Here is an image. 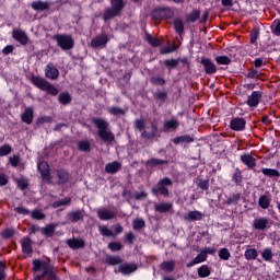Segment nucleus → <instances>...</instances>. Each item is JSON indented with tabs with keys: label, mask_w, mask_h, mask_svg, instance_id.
<instances>
[{
	"label": "nucleus",
	"mask_w": 280,
	"mask_h": 280,
	"mask_svg": "<svg viewBox=\"0 0 280 280\" xmlns=\"http://www.w3.org/2000/svg\"><path fill=\"white\" fill-rule=\"evenodd\" d=\"M92 124H94L97 129V137L104 141V143H113L115 141V133L110 131V124L104 118H93Z\"/></svg>",
	"instance_id": "obj_1"
},
{
	"label": "nucleus",
	"mask_w": 280,
	"mask_h": 280,
	"mask_svg": "<svg viewBox=\"0 0 280 280\" xmlns=\"http://www.w3.org/2000/svg\"><path fill=\"white\" fill-rule=\"evenodd\" d=\"M33 272H40L44 271V279L45 280H60V277H58V273H56V268L51 266L46 260L40 259H34L33 260Z\"/></svg>",
	"instance_id": "obj_2"
},
{
	"label": "nucleus",
	"mask_w": 280,
	"mask_h": 280,
	"mask_svg": "<svg viewBox=\"0 0 280 280\" xmlns=\"http://www.w3.org/2000/svg\"><path fill=\"white\" fill-rule=\"evenodd\" d=\"M31 82L36 89L39 91H45L48 95H52L56 97L58 95V88H55L54 84L49 83V81L45 80L40 75H32Z\"/></svg>",
	"instance_id": "obj_3"
},
{
	"label": "nucleus",
	"mask_w": 280,
	"mask_h": 280,
	"mask_svg": "<svg viewBox=\"0 0 280 280\" xmlns=\"http://www.w3.org/2000/svg\"><path fill=\"white\" fill-rule=\"evenodd\" d=\"M125 8L126 4L124 3V0H110V8L105 9L103 13V20L110 21V19L119 16Z\"/></svg>",
	"instance_id": "obj_4"
},
{
	"label": "nucleus",
	"mask_w": 280,
	"mask_h": 280,
	"mask_svg": "<svg viewBox=\"0 0 280 280\" xmlns=\"http://www.w3.org/2000/svg\"><path fill=\"white\" fill-rule=\"evenodd\" d=\"M174 185V182L170 177H164L160 179L151 189V194L153 196H163V198H170V189L167 187H172Z\"/></svg>",
	"instance_id": "obj_5"
},
{
	"label": "nucleus",
	"mask_w": 280,
	"mask_h": 280,
	"mask_svg": "<svg viewBox=\"0 0 280 280\" xmlns=\"http://www.w3.org/2000/svg\"><path fill=\"white\" fill-rule=\"evenodd\" d=\"M54 40H56L62 51H69L75 47V40L71 35L56 34L54 35Z\"/></svg>",
	"instance_id": "obj_6"
},
{
	"label": "nucleus",
	"mask_w": 280,
	"mask_h": 280,
	"mask_svg": "<svg viewBox=\"0 0 280 280\" xmlns=\"http://www.w3.org/2000/svg\"><path fill=\"white\" fill-rule=\"evenodd\" d=\"M151 19L152 21H159V22L174 19V11H172V9H170L168 7L159 8L151 12Z\"/></svg>",
	"instance_id": "obj_7"
},
{
	"label": "nucleus",
	"mask_w": 280,
	"mask_h": 280,
	"mask_svg": "<svg viewBox=\"0 0 280 280\" xmlns=\"http://www.w3.org/2000/svg\"><path fill=\"white\" fill-rule=\"evenodd\" d=\"M114 231L108 229L106 225L98 226V232L103 237H115L116 235H119V233H124V226L118 224L115 226Z\"/></svg>",
	"instance_id": "obj_8"
},
{
	"label": "nucleus",
	"mask_w": 280,
	"mask_h": 280,
	"mask_svg": "<svg viewBox=\"0 0 280 280\" xmlns=\"http://www.w3.org/2000/svg\"><path fill=\"white\" fill-rule=\"evenodd\" d=\"M200 63L205 69L206 75H214V73H218V67H215V63L210 58L201 57Z\"/></svg>",
	"instance_id": "obj_9"
},
{
	"label": "nucleus",
	"mask_w": 280,
	"mask_h": 280,
	"mask_svg": "<svg viewBox=\"0 0 280 280\" xmlns=\"http://www.w3.org/2000/svg\"><path fill=\"white\" fill-rule=\"evenodd\" d=\"M231 130L234 132H244L246 130V119L242 117H234L230 121Z\"/></svg>",
	"instance_id": "obj_10"
},
{
	"label": "nucleus",
	"mask_w": 280,
	"mask_h": 280,
	"mask_svg": "<svg viewBox=\"0 0 280 280\" xmlns=\"http://www.w3.org/2000/svg\"><path fill=\"white\" fill-rule=\"evenodd\" d=\"M261 97H264V93L261 91H254L248 96L246 104L249 108H257L259 106V102H261Z\"/></svg>",
	"instance_id": "obj_11"
},
{
	"label": "nucleus",
	"mask_w": 280,
	"mask_h": 280,
	"mask_svg": "<svg viewBox=\"0 0 280 280\" xmlns=\"http://www.w3.org/2000/svg\"><path fill=\"white\" fill-rule=\"evenodd\" d=\"M37 168L40 173L42 180H44L45 183H51V173H49V164L45 161L39 162Z\"/></svg>",
	"instance_id": "obj_12"
},
{
	"label": "nucleus",
	"mask_w": 280,
	"mask_h": 280,
	"mask_svg": "<svg viewBox=\"0 0 280 280\" xmlns=\"http://www.w3.org/2000/svg\"><path fill=\"white\" fill-rule=\"evenodd\" d=\"M270 224V219L268 217H259L254 219L253 229L254 231H266Z\"/></svg>",
	"instance_id": "obj_13"
},
{
	"label": "nucleus",
	"mask_w": 280,
	"mask_h": 280,
	"mask_svg": "<svg viewBox=\"0 0 280 280\" xmlns=\"http://www.w3.org/2000/svg\"><path fill=\"white\" fill-rule=\"evenodd\" d=\"M106 45H108V35H97L91 40V47H93V49H100V47L104 48Z\"/></svg>",
	"instance_id": "obj_14"
},
{
	"label": "nucleus",
	"mask_w": 280,
	"mask_h": 280,
	"mask_svg": "<svg viewBox=\"0 0 280 280\" xmlns=\"http://www.w3.org/2000/svg\"><path fill=\"white\" fill-rule=\"evenodd\" d=\"M12 36H13L14 40L20 43V45L25 46V45H27V43H30V37H27V34H25V32H23L21 30H13Z\"/></svg>",
	"instance_id": "obj_15"
},
{
	"label": "nucleus",
	"mask_w": 280,
	"mask_h": 280,
	"mask_svg": "<svg viewBox=\"0 0 280 280\" xmlns=\"http://www.w3.org/2000/svg\"><path fill=\"white\" fill-rule=\"evenodd\" d=\"M45 75L48 80H58L60 71H58V68L54 63H48L45 68Z\"/></svg>",
	"instance_id": "obj_16"
},
{
	"label": "nucleus",
	"mask_w": 280,
	"mask_h": 280,
	"mask_svg": "<svg viewBox=\"0 0 280 280\" xmlns=\"http://www.w3.org/2000/svg\"><path fill=\"white\" fill-rule=\"evenodd\" d=\"M96 213L97 218L103 221L115 220V218H117V213H115V211L108 210L106 208L98 209Z\"/></svg>",
	"instance_id": "obj_17"
},
{
	"label": "nucleus",
	"mask_w": 280,
	"mask_h": 280,
	"mask_svg": "<svg viewBox=\"0 0 280 280\" xmlns=\"http://www.w3.org/2000/svg\"><path fill=\"white\" fill-rule=\"evenodd\" d=\"M118 272H120V275H124L125 277H127L128 275H132V272H137V265L136 264H121L118 267Z\"/></svg>",
	"instance_id": "obj_18"
},
{
	"label": "nucleus",
	"mask_w": 280,
	"mask_h": 280,
	"mask_svg": "<svg viewBox=\"0 0 280 280\" xmlns=\"http://www.w3.org/2000/svg\"><path fill=\"white\" fill-rule=\"evenodd\" d=\"M20 244L22 246V253H24V255H32V253H34V249L32 248V238H30V236H24L20 241Z\"/></svg>",
	"instance_id": "obj_19"
},
{
	"label": "nucleus",
	"mask_w": 280,
	"mask_h": 280,
	"mask_svg": "<svg viewBox=\"0 0 280 280\" xmlns=\"http://www.w3.org/2000/svg\"><path fill=\"white\" fill-rule=\"evenodd\" d=\"M31 8L35 12H45V11L49 10L50 4H49V2L37 0V1H33L31 3Z\"/></svg>",
	"instance_id": "obj_20"
},
{
	"label": "nucleus",
	"mask_w": 280,
	"mask_h": 280,
	"mask_svg": "<svg viewBox=\"0 0 280 280\" xmlns=\"http://www.w3.org/2000/svg\"><path fill=\"white\" fill-rule=\"evenodd\" d=\"M56 176L58 178L57 185H67L69 183V179L71 178V175L69 172L65 170H58L56 172Z\"/></svg>",
	"instance_id": "obj_21"
},
{
	"label": "nucleus",
	"mask_w": 280,
	"mask_h": 280,
	"mask_svg": "<svg viewBox=\"0 0 280 280\" xmlns=\"http://www.w3.org/2000/svg\"><path fill=\"white\" fill-rule=\"evenodd\" d=\"M68 220L72 224L80 222V220H84V210H75L68 212Z\"/></svg>",
	"instance_id": "obj_22"
},
{
	"label": "nucleus",
	"mask_w": 280,
	"mask_h": 280,
	"mask_svg": "<svg viewBox=\"0 0 280 280\" xmlns=\"http://www.w3.org/2000/svg\"><path fill=\"white\" fill-rule=\"evenodd\" d=\"M241 161L244 165H247L249 170L257 166V159L249 153L241 155Z\"/></svg>",
	"instance_id": "obj_23"
},
{
	"label": "nucleus",
	"mask_w": 280,
	"mask_h": 280,
	"mask_svg": "<svg viewBox=\"0 0 280 280\" xmlns=\"http://www.w3.org/2000/svg\"><path fill=\"white\" fill-rule=\"evenodd\" d=\"M21 120L28 126L34 121V109L32 107H26L21 115Z\"/></svg>",
	"instance_id": "obj_24"
},
{
	"label": "nucleus",
	"mask_w": 280,
	"mask_h": 280,
	"mask_svg": "<svg viewBox=\"0 0 280 280\" xmlns=\"http://www.w3.org/2000/svg\"><path fill=\"white\" fill-rule=\"evenodd\" d=\"M66 244L69 246V248H72V250L84 248V240L82 238H69L67 240Z\"/></svg>",
	"instance_id": "obj_25"
},
{
	"label": "nucleus",
	"mask_w": 280,
	"mask_h": 280,
	"mask_svg": "<svg viewBox=\"0 0 280 280\" xmlns=\"http://www.w3.org/2000/svg\"><path fill=\"white\" fill-rule=\"evenodd\" d=\"M122 262H124V259H121V257L119 256L107 255L103 259V264H105L106 266H119V264H122Z\"/></svg>",
	"instance_id": "obj_26"
},
{
	"label": "nucleus",
	"mask_w": 280,
	"mask_h": 280,
	"mask_svg": "<svg viewBox=\"0 0 280 280\" xmlns=\"http://www.w3.org/2000/svg\"><path fill=\"white\" fill-rule=\"evenodd\" d=\"M194 141H196V139L194 138V136L189 135L178 136L172 140L175 145H178L180 143H194Z\"/></svg>",
	"instance_id": "obj_27"
},
{
	"label": "nucleus",
	"mask_w": 280,
	"mask_h": 280,
	"mask_svg": "<svg viewBox=\"0 0 280 280\" xmlns=\"http://www.w3.org/2000/svg\"><path fill=\"white\" fill-rule=\"evenodd\" d=\"M167 163L168 162L166 160H161V159L152 158V159H149L145 162V165H147V167H150L152 170V168L159 167L161 165H167Z\"/></svg>",
	"instance_id": "obj_28"
},
{
	"label": "nucleus",
	"mask_w": 280,
	"mask_h": 280,
	"mask_svg": "<svg viewBox=\"0 0 280 280\" xmlns=\"http://www.w3.org/2000/svg\"><path fill=\"white\" fill-rule=\"evenodd\" d=\"M121 170V163L115 161L105 165V172L107 174H117Z\"/></svg>",
	"instance_id": "obj_29"
},
{
	"label": "nucleus",
	"mask_w": 280,
	"mask_h": 280,
	"mask_svg": "<svg viewBox=\"0 0 280 280\" xmlns=\"http://www.w3.org/2000/svg\"><path fill=\"white\" fill-rule=\"evenodd\" d=\"M160 268L163 270V272H174V269L176 268V261L164 260L161 262Z\"/></svg>",
	"instance_id": "obj_30"
},
{
	"label": "nucleus",
	"mask_w": 280,
	"mask_h": 280,
	"mask_svg": "<svg viewBox=\"0 0 280 280\" xmlns=\"http://www.w3.org/2000/svg\"><path fill=\"white\" fill-rule=\"evenodd\" d=\"M207 261V254L201 250L200 254H198L190 262L187 264V268H191L192 266H196L197 264H202Z\"/></svg>",
	"instance_id": "obj_31"
},
{
	"label": "nucleus",
	"mask_w": 280,
	"mask_h": 280,
	"mask_svg": "<svg viewBox=\"0 0 280 280\" xmlns=\"http://www.w3.org/2000/svg\"><path fill=\"white\" fill-rule=\"evenodd\" d=\"M232 183H234L236 187H242V183H244V176L242 175V170L235 168L232 175Z\"/></svg>",
	"instance_id": "obj_32"
},
{
	"label": "nucleus",
	"mask_w": 280,
	"mask_h": 280,
	"mask_svg": "<svg viewBox=\"0 0 280 280\" xmlns=\"http://www.w3.org/2000/svg\"><path fill=\"white\" fill-rule=\"evenodd\" d=\"M173 27L176 34H178L179 36H183L185 32V24H183V20H180L179 18H176L173 21Z\"/></svg>",
	"instance_id": "obj_33"
},
{
	"label": "nucleus",
	"mask_w": 280,
	"mask_h": 280,
	"mask_svg": "<svg viewBox=\"0 0 280 280\" xmlns=\"http://www.w3.org/2000/svg\"><path fill=\"white\" fill-rule=\"evenodd\" d=\"M40 233L46 237H54V233H56V225H54V223H49L45 228L40 229Z\"/></svg>",
	"instance_id": "obj_34"
},
{
	"label": "nucleus",
	"mask_w": 280,
	"mask_h": 280,
	"mask_svg": "<svg viewBox=\"0 0 280 280\" xmlns=\"http://www.w3.org/2000/svg\"><path fill=\"white\" fill-rule=\"evenodd\" d=\"M205 218V214L198 210L189 211L187 217L185 218L186 220H190L191 222H198Z\"/></svg>",
	"instance_id": "obj_35"
},
{
	"label": "nucleus",
	"mask_w": 280,
	"mask_h": 280,
	"mask_svg": "<svg viewBox=\"0 0 280 280\" xmlns=\"http://www.w3.org/2000/svg\"><path fill=\"white\" fill-rule=\"evenodd\" d=\"M159 135V127L154 124L151 125V132L143 131L141 133L142 139H154Z\"/></svg>",
	"instance_id": "obj_36"
},
{
	"label": "nucleus",
	"mask_w": 280,
	"mask_h": 280,
	"mask_svg": "<svg viewBox=\"0 0 280 280\" xmlns=\"http://www.w3.org/2000/svg\"><path fill=\"white\" fill-rule=\"evenodd\" d=\"M172 203L170 202H162L155 205V211L156 213H168V211H172Z\"/></svg>",
	"instance_id": "obj_37"
},
{
	"label": "nucleus",
	"mask_w": 280,
	"mask_h": 280,
	"mask_svg": "<svg viewBox=\"0 0 280 280\" xmlns=\"http://www.w3.org/2000/svg\"><path fill=\"white\" fill-rule=\"evenodd\" d=\"M197 272L200 279H207V277L211 276V268H209V265H202L198 268Z\"/></svg>",
	"instance_id": "obj_38"
},
{
	"label": "nucleus",
	"mask_w": 280,
	"mask_h": 280,
	"mask_svg": "<svg viewBox=\"0 0 280 280\" xmlns=\"http://www.w3.org/2000/svg\"><path fill=\"white\" fill-rule=\"evenodd\" d=\"M244 257L247 259V261H253L259 257V252H257L255 248H248L245 250Z\"/></svg>",
	"instance_id": "obj_39"
},
{
	"label": "nucleus",
	"mask_w": 280,
	"mask_h": 280,
	"mask_svg": "<svg viewBox=\"0 0 280 280\" xmlns=\"http://www.w3.org/2000/svg\"><path fill=\"white\" fill-rule=\"evenodd\" d=\"M261 173L264 176H267L268 178H279L280 172L277 168H262Z\"/></svg>",
	"instance_id": "obj_40"
},
{
	"label": "nucleus",
	"mask_w": 280,
	"mask_h": 280,
	"mask_svg": "<svg viewBox=\"0 0 280 280\" xmlns=\"http://www.w3.org/2000/svg\"><path fill=\"white\" fill-rule=\"evenodd\" d=\"M194 183H196L197 187L201 189L202 191H209V179H203L200 177H197Z\"/></svg>",
	"instance_id": "obj_41"
},
{
	"label": "nucleus",
	"mask_w": 280,
	"mask_h": 280,
	"mask_svg": "<svg viewBox=\"0 0 280 280\" xmlns=\"http://www.w3.org/2000/svg\"><path fill=\"white\" fill-rule=\"evenodd\" d=\"M145 40L151 45V47H161V45L163 44L161 39L152 36L150 33H145Z\"/></svg>",
	"instance_id": "obj_42"
},
{
	"label": "nucleus",
	"mask_w": 280,
	"mask_h": 280,
	"mask_svg": "<svg viewBox=\"0 0 280 280\" xmlns=\"http://www.w3.org/2000/svg\"><path fill=\"white\" fill-rule=\"evenodd\" d=\"M14 235H16V231L12 228H7L0 232V237H2V240H12Z\"/></svg>",
	"instance_id": "obj_43"
},
{
	"label": "nucleus",
	"mask_w": 280,
	"mask_h": 280,
	"mask_svg": "<svg viewBox=\"0 0 280 280\" xmlns=\"http://www.w3.org/2000/svg\"><path fill=\"white\" fill-rule=\"evenodd\" d=\"M15 184L18 189H21V191H25V189L30 187V182L25 177L15 178Z\"/></svg>",
	"instance_id": "obj_44"
},
{
	"label": "nucleus",
	"mask_w": 280,
	"mask_h": 280,
	"mask_svg": "<svg viewBox=\"0 0 280 280\" xmlns=\"http://www.w3.org/2000/svg\"><path fill=\"white\" fill-rule=\"evenodd\" d=\"M58 102L59 104H62V106H67V104H71V94L68 92H62L58 95Z\"/></svg>",
	"instance_id": "obj_45"
},
{
	"label": "nucleus",
	"mask_w": 280,
	"mask_h": 280,
	"mask_svg": "<svg viewBox=\"0 0 280 280\" xmlns=\"http://www.w3.org/2000/svg\"><path fill=\"white\" fill-rule=\"evenodd\" d=\"M79 152H91V142L86 140H81L77 143Z\"/></svg>",
	"instance_id": "obj_46"
},
{
	"label": "nucleus",
	"mask_w": 280,
	"mask_h": 280,
	"mask_svg": "<svg viewBox=\"0 0 280 280\" xmlns=\"http://www.w3.org/2000/svg\"><path fill=\"white\" fill-rule=\"evenodd\" d=\"M178 126H179V124L176 118L164 121V130H176V128H178Z\"/></svg>",
	"instance_id": "obj_47"
},
{
	"label": "nucleus",
	"mask_w": 280,
	"mask_h": 280,
	"mask_svg": "<svg viewBox=\"0 0 280 280\" xmlns=\"http://www.w3.org/2000/svg\"><path fill=\"white\" fill-rule=\"evenodd\" d=\"M250 45H257V39L259 38V26H254L249 33Z\"/></svg>",
	"instance_id": "obj_48"
},
{
	"label": "nucleus",
	"mask_w": 280,
	"mask_h": 280,
	"mask_svg": "<svg viewBox=\"0 0 280 280\" xmlns=\"http://www.w3.org/2000/svg\"><path fill=\"white\" fill-rule=\"evenodd\" d=\"M107 112L109 113V115H114V117H121L126 115V110L117 106L108 107Z\"/></svg>",
	"instance_id": "obj_49"
},
{
	"label": "nucleus",
	"mask_w": 280,
	"mask_h": 280,
	"mask_svg": "<svg viewBox=\"0 0 280 280\" xmlns=\"http://www.w3.org/2000/svg\"><path fill=\"white\" fill-rule=\"evenodd\" d=\"M242 200V194H233L231 197L226 198L225 205L231 206V205H237Z\"/></svg>",
	"instance_id": "obj_50"
},
{
	"label": "nucleus",
	"mask_w": 280,
	"mask_h": 280,
	"mask_svg": "<svg viewBox=\"0 0 280 280\" xmlns=\"http://www.w3.org/2000/svg\"><path fill=\"white\" fill-rule=\"evenodd\" d=\"M69 205H71V198L70 197H66L65 199L57 200V201L52 202L54 209H58V207H67Z\"/></svg>",
	"instance_id": "obj_51"
},
{
	"label": "nucleus",
	"mask_w": 280,
	"mask_h": 280,
	"mask_svg": "<svg viewBox=\"0 0 280 280\" xmlns=\"http://www.w3.org/2000/svg\"><path fill=\"white\" fill-rule=\"evenodd\" d=\"M258 205L261 209H268L270 207V199L266 195H261L258 199Z\"/></svg>",
	"instance_id": "obj_52"
},
{
	"label": "nucleus",
	"mask_w": 280,
	"mask_h": 280,
	"mask_svg": "<svg viewBox=\"0 0 280 280\" xmlns=\"http://www.w3.org/2000/svg\"><path fill=\"white\" fill-rule=\"evenodd\" d=\"M145 228V221L143 219H135L132 221V229L133 231H141V229Z\"/></svg>",
	"instance_id": "obj_53"
},
{
	"label": "nucleus",
	"mask_w": 280,
	"mask_h": 280,
	"mask_svg": "<svg viewBox=\"0 0 280 280\" xmlns=\"http://www.w3.org/2000/svg\"><path fill=\"white\" fill-rule=\"evenodd\" d=\"M261 257L264 261H272V257H275V255L272 254V248L266 247L261 253Z\"/></svg>",
	"instance_id": "obj_54"
},
{
	"label": "nucleus",
	"mask_w": 280,
	"mask_h": 280,
	"mask_svg": "<svg viewBox=\"0 0 280 280\" xmlns=\"http://www.w3.org/2000/svg\"><path fill=\"white\" fill-rule=\"evenodd\" d=\"M164 67L168 71H172V69H176V67H178V60L177 59H165L164 60Z\"/></svg>",
	"instance_id": "obj_55"
},
{
	"label": "nucleus",
	"mask_w": 280,
	"mask_h": 280,
	"mask_svg": "<svg viewBox=\"0 0 280 280\" xmlns=\"http://www.w3.org/2000/svg\"><path fill=\"white\" fill-rule=\"evenodd\" d=\"M217 65H231L232 60L226 55L217 56L214 58Z\"/></svg>",
	"instance_id": "obj_56"
},
{
	"label": "nucleus",
	"mask_w": 280,
	"mask_h": 280,
	"mask_svg": "<svg viewBox=\"0 0 280 280\" xmlns=\"http://www.w3.org/2000/svg\"><path fill=\"white\" fill-rule=\"evenodd\" d=\"M219 257L223 259V261H229V259H231V252H229V248L223 247L219 250Z\"/></svg>",
	"instance_id": "obj_57"
},
{
	"label": "nucleus",
	"mask_w": 280,
	"mask_h": 280,
	"mask_svg": "<svg viewBox=\"0 0 280 280\" xmlns=\"http://www.w3.org/2000/svg\"><path fill=\"white\" fill-rule=\"evenodd\" d=\"M107 248L112 250V253H117L118 250H121L124 246L119 242H110L107 245Z\"/></svg>",
	"instance_id": "obj_58"
},
{
	"label": "nucleus",
	"mask_w": 280,
	"mask_h": 280,
	"mask_svg": "<svg viewBox=\"0 0 280 280\" xmlns=\"http://www.w3.org/2000/svg\"><path fill=\"white\" fill-rule=\"evenodd\" d=\"M31 218L33 220H45V213H43V211H40L38 209H34L31 212Z\"/></svg>",
	"instance_id": "obj_59"
},
{
	"label": "nucleus",
	"mask_w": 280,
	"mask_h": 280,
	"mask_svg": "<svg viewBox=\"0 0 280 280\" xmlns=\"http://www.w3.org/2000/svg\"><path fill=\"white\" fill-rule=\"evenodd\" d=\"M154 100H158L160 102H165L167 100V92L165 91H156L153 94Z\"/></svg>",
	"instance_id": "obj_60"
},
{
	"label": "nucleus",
	"mask_w": 280,
	"mask_h": 280,
	"mask_svg": "<svg viewBox=\"0 0 280 280\" xmlns=\"http://www.w3.org/2000/svg\"><path fill=\"white\" fill-rule=\"evenodd\" d=\"M200 19V10H194L191 13H189L187 20L189 23H196Z\"/></svg>",
	"instance_id": "obj_61"
},
{
	"label": "nucleus",
	"mask_w": 280,
	"mask_h": 280,
	"mask_svg": "<svg viewBox=\"0 0 280 280\" xmlns=\"http://www.w3.org/2000/svg\"><path fill=\"white\" fill-rule=\"evenodd\" d=\"M12 153V147L10 144H4L0 147V156H8Z\"/></svg>",
	"instance_id": "obj_62"
},
{
	"label": "nucleus",
	"mask_w": 280,
	"mask_h": 280,
	"mask_svg": "<svg viewBox=\"0 0 280 280\" xmlns=\"http://www.w3.org/2000/svg\"><path fill=\"white\" fill-rule=\"evenodd\" d=\"M178 49V46L172 45L171 47H162L160 50V54L166 55V54H174Z\"/></svg>",
	"instance_id": "obj_63"
},
{
	"label": "nucleus",
	"mask_w": 280,
	"mask_h": 280,
	"mask_svg": "<svg viewBox=\"0 0 280 280\" xmlns=\"http://www.w3.org/2000/svg\"><path fill=\"white\" fill-rule=\"evenodd\" d=\"M151 84H156L158 86H164L165 80L161 77H152L150 79Z\"/></svg>",
	"instance_id": "obj_64"
}]
</instances>
